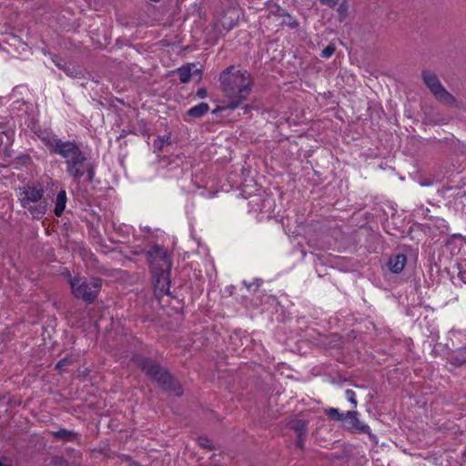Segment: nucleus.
<instances>
[{
	"instance_id": "7c9ffc66",
	"label": "nucleus",
	"mask_w": 466,
	"mask_h": 466,
	"mask_svg": "<svg viewBox=\"0 0 466 466\" xmlns=\"http://www.w3.org/2000/svg\"><path fill=\"white\" fill-rule=\"evenodd\" d=\"M168 289H169V281L165 279V284H163L162 288H161V291L162 292H165L166 294H168Z\"/></svg>"
},
{
	"instance_id": "f3484780",
	"label": "nucleus",
	"mask_w": 466,
	"mask_h": 466,
	"mask_svg": "<svg viewBox=\"0 0 466 466\" xmlns=\"http://www.w3.org/2000/svg\"><path fill=\"white\" fill-rule=\"evenodd\" d=\"M279 12L280 16H284L282 24L287 25L290 28H297L299 26L298 21L289 14H288L285 10L279 9Z\"/></svg>"
},
{
	"instance_id": "423d86ee",
	"label": "nucleus",
	"mask_w": 466,
	"mask_h": 466,
	"mask_svg": "<svg viewBox=\"0 0 466 466\" xmlns=\"http://www.w3.org/2000/svg\"><path fill=\"white\" fill-rule=\"evenodd\" d=\"M421 78L436 100L448 106H457L456 98L443 86L434 72L423 69L421 71Z\"/></svg>"
},
{
	"instance_id": "412c9836",
	"label": "nucleus",
	"mask_w": 466,
	"mask_h": 466,
	"mask_svg": "<svg viewBox=\"0 0 466 466\" xmlns=\"http://www.w3.org/2000/svg\"><path fill=\"white\" fill-rule=\"evenodd\" d=\"M51 463L54 466H69V463L66 459L62 456H54L51 459Z\"/></svg>"
},
{
	"instance_id": "72a5a7b5",
	"label": "nucleus",
	"mask_w": 466,
	"mask_h": 466,
	"mask_svg": "<svg viewBox=\"0 0 466 466\" xmlns=\"http://www.w3.org/2000/svg\"><path fill=\"white\" fill-rule=\"evenodd\" d=\"M0 466H5V464L2 463V461H0Z\"/></svg>"
},
{
	"instance_id": "4468645a",
	"label": "nucleus",
	"mask_w": 466,
	"mask_h": 466,
	"mask_svg": "<svg viewBox=\"0 0 466 466\" xmlns=\"http://www.w3.org/2000/svg\"><path fill=\"white\" fill-rule=\"evenodd\" d=\"M66 200L67 198L66 191H59L56 198V205L54 210L56 217H60L63 214L66 208Z\"/></svg>"
},
{
	"instance_id": "6e6552de",
	"label": "nucleus",
	"mask_w": 466,
	"mask_h": 466,
	"mask_svg": "<svg viewBox=\"0 0 466 466\" xmlns=\"http://www.w3.org/2000/svg\"><path fill=\"white\" fill-rule=\"evenodd\" d=\"M147 258L149 262L161 260L167 267V268H170L171 267V262L167 254V251L158 245L154 246L147 252Z\"/></svg>"
},
{
	"instance_id": "a211bd4d",
	"label": "nucleus",
	"mask_w": 466,
	"mask_h": 466,
	"mask_svg": "<svg viewBox=\"0 0 466 466\" xmlns=\"http://www.w3.org/2000/svg\"><path fill=\"white\" fill-rule=\"evenodd\" d=\"M325 414L331 420L336 421H343L346 418V413H340L339 409L329 408L325 410Z\"/></svg>"
},
{
	"instance_id": "c85d7f7f",
	"label": "nucleus",
	"mask_w": 466,
	"mask_h": 466,
	"mask_svg": "<svg viewBox=\"0 0 466 466\" xmlns=\"http://www.w3.org/2000/svg\"><path fill=\"white\" fill-rule=\"evenodd\" d=\"M306 435H298V441H297V446L300 449L304 446V441H305Z\"/></svg>"
},
{
	"instance_id": "39448f33",
	"label": "nucleus",
	"mask_w": 466,
	"mask_h": 466,
	"mask_svg": "<svg viewBox=\"0 0 466 466\" xmlns=\"http://www.w3.org/2000/svg\"><path fill=\"white\" fill-rule=\"evenodd\" d=\"M69 283L74 297L87 303H93L96 300L102 287V279L99 278L82 279L79 277H74L70 279Z\"/></svg>"
},
{
	"instance_id": "bb28decb",
	"label": "nucleus",
	"mask_w": 466,
	"mask_h": 466,
	"mask_svg": "<svg viewBox=\"0 0 466 466\" xmlns=\"http://www.w3.org/2000/svg\"><path fill=\"white\" fill-rule=\"evenodd\" d=\"M321 5H327L330 8H334L338 4L339 0H319Z\"/></svg>"
},
{
	"instance_id": "393cba45",
	"label": "nucleus",
	"mask_w": 466,
	"mask_h": 466,
	"mask_svg": "<svg viewBox=\"0 0 466 466\" xmlns=\"http://www.w3.org/2000/svg\"><path fill=\"white\" fill-rule=\"evenodd\" d=\"M132 133L144 135L147 132L146 123L143 120H140L139 127L137 129L132 130Z\"/></svg>"
},
{
	"instance_id": "9d476101",
	"label": "nucleus",
	"mask_w": 466,
	"mask_h": 466,
	"mask_svg": "<svg viewBox=\"0 0 466 466\" xmlns=\"http://www.w3.org/2000/svg\"><path fill=\"white\" fill-rule=\"evenodd\" d=\"M407 263V257L404 254L391 256L388 261L390 270L394 274L400 273Z\"/></svg>"
},
{
	"instance_id": "2f4dec72",
	"label": "nucleus",
	"mask_w": 466,
	"mask_h": 466,
	"mask_svg": "<svg viewBox=\"0 0 466 466\" xmlns=\"http://www.w3.org/2000/svg\"><path fill=\"white\" fill-rule=\"evenodd\" d=\"M66 363V359H63V360H60L56 365V370H60L63 366H65Z\"/></svg>"
},
{
	"instance_id": "0eeeda50",
	"label": "nucleus",
	"mask_w": 466,
	"mask_h": 466,
	"mask_svg": "<svg viewBox=\"0 0 466 466\" xmlns=\"http://www.w3.org/2000/svg\"><path fill=\"white\" fill-rule=\"evenodd\" d=\"M360 413L357 410H349L346 412V418L342 421L344 429L351 433L370 435V428L369 425L359 420Z\"/></svg>"
},
{
	"instance_id": "f03ea898",
	"label": "nucleus",
	"mask_w": 466,
	"mask_h": 466,
	"mask_svg": "<svg viewBox=\"0 0 466 466\" xmlns=\"http://www.w3.org/2000/svg\"><path fill=\"white\" fill-rule=\"evenodd\" d=\"M42 139L52 153L59 155L65 159L66 172L75 181H79L85 173L87 174L88 181H93L95 177L94 167L87 162L85 153L75 142H64L48 135Z\"/></svg>"
},
{
	"instance_id": "aec40b11",
	"label": "nucleus",
	"mask_w": 466,
	"mask_h": 466,
	"mask_svg": "<svg viewBox=\"0 0 466 466\" xmlns=\"http://www.w3.org/2000/svg\"><path fill=\"white\" fill-rule=\"evenodd\" d=\"M345 397L348 400V401L350 402V404L352 405V408L355 409L358 406L356 393L352 390H347L345 391Z\"/></svg>"
},
{
	"instance_id": "b1692460",
	"label": "nucleus",
	"mask_w": 466,
	"mask_h": 466,
	"mask_svg": "<svg viewBox=\"0 0 466 466\" xmlns=\"http://www.w3.org/2000/svg\"><path fill=\"white\" fill-rule=\"evenodd\" d=\"M243 284L246 286L248 290L255 292L258 289V287L260 285V280L256 279V280H254L252 282H249V283L247 282V281H243Z\"/></svg>"
},
{
	"instance_id": "dca6fc26",
	"label": "nucleus",
	"mask_w": 466,
	"mask_h": 466,
	"mask_svg": "<svg viewBox=\"0 0 466 466\" xmlns=\"http://www.w3.org/2000/svg\"><path fill=\"white\" fill-rule=\"evenodd\" d=\"M209 109V106L207 103H200L193 107H191L187 111L188 116H202L207 114Z\"/></svg>"
},
{
	"instance_id": "f257e3e1",
	"label": "nucleus",
	"mask_w": 466,
	"mask_h": 466,
	"mask_svg": "<svg viewBox=\"0 0 466 466\" xmlns=\"http://www.w3.org/2000/svg\"><path fill=\"white\" fill-rule=\"evenodd\" d=\"M219 82L224 99L212 111V114L227 110L229 111L228 115L238 110V116L259 114L258 105L245 103L254 86V80L249 72L237 70L234 66H230L221 72Z\"/></svg>"
},
{
	"instance_id": "4be33fe9",
	"label": "nucleus",
	"mask_w": 466,
	"mask_h": 466,
	"mask_svg": "<svg viewBox=\"0 0 466 466\" xmlns=\"http://www.w3.org/2000/svg\"><path fill=\"white\" fill-rule=\"evenodd\" d=\"M165 144H171L170 136H164L162 138H158L155 142V147L161 150Z\"/></svg>"
},
{
	"instance_id": "5701e85b",
	"label": "nucleus",
	"mask_w": 466,
	"mask_h": 466,
	"mask_svg": "<svg viewBox=\"0 0 466 466\" xmlns=\"http://www.w3.org/2000/svg\"><path fill=\"white\" fill-rule=\"evenodd\" d=\"M335 50V46L329 44L322 50L321 56L324 58H329L334 54Z\"/></svg>"
},
{
	"instance_id": "f8f14e48",
	"label": "nucleus",
	"mask_w": 466,
	"mask_h": 466,
	"mask_svg": "<svg viewBox=\"0 0 466 466\" xmlns=\"http://www.w3.org/2000/svg\"><path fill=\"white\" fill-rule=\"evenodd\" d=\"M50 434L56 439L64 441H77L79 433L74 431L60 429L56 431H50Z\"/></svg>"
},
{
	"instance_id": "c756f323",
	"label": "nucleus",
	"mask_w": 466,
	"mask_h": 466,
	"mask_svg": "<svg viewBox=\"0 0 466 466\" xmlns=\"http://www.w3.org/2000/svg\"><path fill=\"white\" fill-rule=\"evenodd\" d=\"M208 95V91L206 88L202 87V88H199L197 92V96L200 98H205Z\"/></svg>"
},
{
	"instance_id": "1a4fd4ad",
	"label": "nucleus",
	"mask_w": 466,
	"mask_h": 466,
	"mask_svg": "<svg viewBox=\"0 0 466 466\" xmlns=\"http://www.w3.org/2000/svg\"><path fill=\"white\" fill-rule=\"evenodd\" d=\"M448 363L454 368L466 364V346L453 350L448 358Z\"/></svg>"
},
{
	"instance_id": "9b49d317",
	"label": "nucleus",
	"mask_w": 466,
	"mask_h": 466,
	"mask_svg": "<svg viewBox=\"0 0 466 466\" xmlns=\"http://www.w3.org/2000/svg\"><path fill=\"white\" fill-rule=\"evenodd\" d=\"M52 60L58 68L63 70L70 77L76 78L82 75V71L78 66L63 64L62 60L58 59L56 56L52 57Z\"/></svg>"
},
{
	"instance_id": "20e7f679",
	"label": "nucleus",
	"mask_w": 466,
	"mask_h": 466,
	"mask_svg": "<svg viewBox=\"0 0 466 466\" xmlns=\"http://www.w3.org/2000/svg\"><path fill=\"white\" fill-rule=\"evenodd\" d=\"M20 203L33 218L40 219L47 209V201L44 198V188L40 184L26 185L20 188Z\"/></svg>"
},
{
	"instance_id": "6ab92c4d",
	"label": "nucleus",
	"mask_w": 466,
	"mask_h": 466,
	"mask_svg": "<svg viewBox=\"0 0 466 466\" xmlns=\"http://www.w3.org/2000/svg\"><path fill=\"white\" fill-rule=\"evenodd\" d=\"M338 5H339V7L337 8V11H338L339 15V20L343 21L346 18L347 15H348L349 6L347 5L346 0H343L342 3L338 4Z\"/></svg>"
},
{
	"instance_id": "a878e982",
	"label": "nucleus",
	"mask_w": 466,
	"mask_h": 466,
	"mask_svg": "<svg viewBox=\"0 0 466 466\" xmlns=\"http://www.w3.org/2000/svg\"><path fill=\"white\" fill-rule=\"evenodd\" d=\"M458 278L466 284V268H463L461 266L458 265Z\"/></svg>"
},
{
	"instance_id": "7ed1b4c3",
	"label": "nucleus",
	"mask_w": 466,
	"mask_h": 466,
	"mask_svg": "<svg viewBox=\"0 0 466 466\" xmlns=\"http://www.w3.org/2000/svg\"><path fill=\"white\" fill-rule=\"evenodd\" d=\"M132 360L135 365L149 379L155 380L163 390L177 397L183 394L181 384L157 362L142 355H135Z\"/></svg>"
},
{
	"instance_id": "2eb2a0df",
	"label": "nucleus",
	"mask_w": 466,
	"mask_h": 466,
	"mask_svg": "<svg viewBox=\"0 0 466 466\" xmlns=\"http://www.w3.org/2000/svg\"><path fill=\"white\" fill-rule=\"evenodd\" d=\"M289 428L297 432L298 435H307V421L304 420H292L289 422Z\"/></svg>"
},
{
	"instance_id": "473e14b6",
	"label": "nucleus",
	"mask_w": 466,
	"mask_h": 466,
	"mask_svg": "<svg viewBox=\"0 0 466 466\" xmlns=\"http://www.w3.org/2000/svg\"><path fill=\"white\" fill-rule=\"evenodd\" d=\"M429 120V122H427L426 124L429 125L430 123L433 122V118H427Z\"/></svg>"
},
{
	"instance_id": "cd10ccee",
	"label": "nucleus",
	"mask_w": 466,
	"mask_h": 466,
	"mask_svg": "<svg viewBox=\"0 0 466 466\" xmlns=\"http://www.w3.org/2000/svg\"><path fill=\"white\" fill-rule=\"evenodd\" d=\"M198 443L205 449H211V443L207 438H199Z\"/></svg>"
},
{
	"instance_id": "ddd939ff",
	"label": "nucleus",
	"mask_w": 466,
	"mask_h": 466,
	"mask_svg": "<svg viewBox=\"0 0 466 466\" xmlns=\"http://www.w3.org/2000/svg\"><path fill=\"white\" fill-rule=\"evenodd\" d=\"M192 67H195L194 64L183 66L177 69L176 74L178 76L179 80L182 83H187L190 81V78L193 75H200L201 70L196 68L192 71Z\"/></svg>"
}]
</instances>
